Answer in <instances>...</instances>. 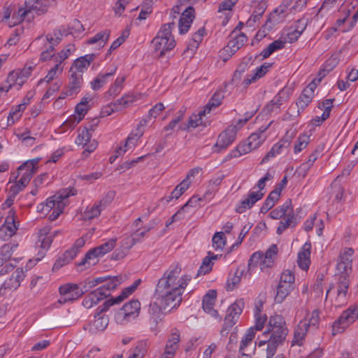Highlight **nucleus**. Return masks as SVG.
Listing matches in <instances>:
<instances>
[{
  "mask_svg": "<svg viewBox=\"0 0 358 358\" xmlns=\"http://www.w3.org/2000/svg\"><path fill=\"white\" fill-rule=\"evenodd\" d=\"M141 309L140 302L137 299H132L125 303L115 314V320L118 322H124L129 320L131 317H135L138 315Z\"/></svg>",
  "mask_w": 358,
  "mask_h": 358,
  "instance_id": "10",
  "label": "nucleus"
},
{
  "mask_svg": "<svg viewBox=\"0 0 358 358\" xmlns=\"http://www.w3.org/2000/svg\"><path fill=\"white\" fill-rule=\"evenodd\" d=\"M266 140V136L261 135L257 133H253L248 138L249 146L255 150L260 146V145Z\"/></svg>",
  "mask_w": 358,
  "mask_h": 358,
  "instance_id": "47",
  "label": "nucleus"
},
{
  "mask_svg": "<svg viewBox=\"0 0 358 358\" xmlns=\"http://www.w3.org/2000/svg\"><path fill=\"white\" fill-rule=\"evenodd\" d=\"M271 65L272 64L269 63H264L260 67L257 68L256 72L253 75H252L250 77L244 79L243 82L244 87H247L252 83H254L257 80L263 77L268 72Z\"/></svg>",
  "mask_w": 358,
  "mask_h": 358,
  "instance_id": "27",
  "label": "nucleus"
},
{
  "mask_svg": "<svg viewBox=\"0 0 358 358\" xmlns=\"http://www.w3.org/2000/svg\"><path fill=\"white\" fill-rule=\"evenodd\" d=\"M41 234L39 236L38 242L41 243V248L45 250H48L52 242V236H46L47 229H44L41 230Z\"/></svg>",
  "mask_w": 358,
  "mask_h": 358,
  "instance_id": "51",
  "label": "nucleus"
},
{
  "mask_svg": "<svg viewBox=\"0 0 358 358\" xmlns=\"http://www.w3.org/2000/svg\"><path fill=\"white\" fill-rule=\"evenodd\" d=\"M35 66L26 64L22 70H16L19 73L20 77V87L26 82L28 77L31 75V72L34 69Z\"/></svg>",
  "mask_w": 358,
  "mask_h": 358,
  "instance_id": "54",
  "label": "nucleus"
},
{
  "mask_svg": "<svg viewBox=\"0 0 358 358\" xmlns=\"http://www.w3.org/2000/svg\"><path fill=\"white\" fill-rule=\"evenodd\" d=\"M255 336V332L254 328L251 327L245 333V335L242 338V341L241 342V345L239 348V352L243 355H246L244 352V349L248 346V345L251 343L252 339Z\"/></svg>",
  "mask_w": 358,
  "mask_h": 358,
  "instance_id": "46",
  "label": "nucleus"
},
{
  "mask_svg": "<svg viewBox=\"0 0 358 358\" xmlns=\"http://www.w3.org/2000/svg\"><path fill=\"white\" fill-rule=\"evenodd\" d=\"M310 248V243H306L303 245L302 250L298 254V264L303 270H307L309 268Z\"/></svg>",
  "mask_w": 358,
  "mask_h": 358,
  "instance_id": "25",
  "label": "nucleus"
},
{
  "mask_svg": "<svg viewBox=\"0 0 358 358\" xmlns=\"http://www.w3.org/2000/svg\"><path fill=\"white\" fill-rule=\"evenodd\" d=\"M213 263L210 261L209 256L206 257L202 262L199 269L198 270L197 275L201 274H206L212 270Z\"/></svg>",
  "mask_w": 358,
  "mask_h": 358,
  "instance_id": "58",
  "label": "nucleus"
},
{
  "mask_svg": "<svg viewBox=\"0 0 358 358\" xmlns=\"http://www.w3.org/2000/svg\"><path fill=\"white\" fill-rule=\"evenodd\" d=\"M69 84L66 88V95L77 94L83 84V75L76 71H71Z\"/></svg>",
  "mask_w": 358,
  "mask_h": 358,
  "instance_id": "22",
  "label": "nucleus"
},
{
  "mask_svg": "<svg viewBox=\"0 0 358 358\" xmlns=\"http://www.w3.org/2000/svg\"><path fill=\"white\" fill-rule=\"evenodd\" d=\"M264 196V193L261 192H252L248 197L243 199L236 206V211L238 213H243L246 209L251 208L254 204L262 199Z\"/></svg>",
  "mask_w": 358,
  "mask_h": 358,
  "instance_id": "17",
  "label": "nucleus"
},
{
  "mask_svg": "<svg viewBox=\"0 0 358 358\" xmlns=\"http://www.w3.org/2000/svg\"><path fill=\"white\" fill-rule=\"evenodd\" d=\"M237 134L236 126H229L218 136L217 142L214 145L215 152H220L226 149L236 139Z\"/></svg>",
  "mask_w": 358,
  "mask_h": 358,
  "instance_id": "12",
  "label": "nucleus"
},
{
  "mask_svg": "<svg viewBox=\"0 0 358 358\" xmlns=\"http://www.w3.org/2000/svg\"><path fill=\"white\" fill-rule=\"evenodd\" d=\"M334 277L336 282L329 285L327 291L326 299L329 294L334 292L335 294V302L337 306H341L347 301L350 285L349 275L336 273Z\"/></svg>",
  "mask_w": 358,
  "mask_h": 358,
  "instance_id": "5",
  "label": "nucleus"
},
{
  "mask_svg": "<svg viewBox=\"0 0 358 358\" xmlns=\"http://www.w3.org/2000/svg\"><path fill=\"white\" fill-rule=\"evenodd\" d=\"M119 303L115 301V298H111L108 300H106L102 305L99 306L96 310V317L103 315L102 313L107 311L108 308L115 304H118Z\"/></svg>",
  "mask_w": 358,
  "mask_h": 358,
  "instance_id": "59",
  "label": "nucleus"
},
{
  "mask_svg": "<svg viewBox=\"0 0 358 358\" xmlns=\"http://www.w3.org/2000/svg\"><path fill=\"white\" fill-rule=\"evenodd\" d=\"M244 306L245 302L243 299H238L228 308L224 320L223 327L221 330L222 334L224 332L228 333L231 328L237 322Z\"/></svg>",
  "mask_w": 358,
  "mask_h": 358,
  "instance_id": "8",
  "label": "nucleus"
},
{
  "mask_svg": "<svg viewBox=\"0 0 358 358\" xmlns=\"http://www.w3.org/2000/svg\"><path fill=\"white\" fill-rule=\"evenodd\" d=\"M282 218L283 220L280 222L276 230V233L279 235L281 234L286 229L289 227H294L299 222L296 215H288Z\"/></svg>",
  "mask_w": 358,
  "mask_h": 358,
  "instance_id": "29",
  "label": "nucleus"
},
{
  "mask_svg": "<svg viewBox=\"0 0 358 358\" xmlns=\"http://www.w3.org/2000/svg\"><path fill=\"white\" fill-rule=\"evenodd\" d=\"M223 98L224 94L222 92H215L209 100L208 103L206 105L204 109L201 110V115L209 113L213 108L219 106L221 104Z\"/></svg>",
  "mask_w": 358,
  "mask_h": 358,
  "instance_id": "32",
  "label": "nucleus"
},
{
  "mask_svg": "<svg viewBox=\"0 0 358 358\" xmlns=\"http://www.w3.org/2000/svg\"><path fill=\"white\" fill-rule=\"evenodd\" d=\"M136 236L132 234L130 236L124 238L121 242V248L128 252L129 250L137 242L136 241Z\"/></svg>",
  "mask_w": 358,
  "mask_h": 358,
  "instance_id": "63",
  "label": "nucleus"
},
{
  "mask_svg": "<svg viewBox=\"0 0 358 358\" xmlns=\"http://www.w3.org/2000/svg\"><path fill=\"white\" fill-rule=\"evenodd\" d=\"M108 278V277H99L96 278L92 280H86L83 284V286L81 288L82 292H83V294L85 292H87L90 291V289L94 287L99 283L104 282Z\"/></svg>",
  "mask_w": 358,
  "mask_h": 358,
  "instance_id": "48",
  "label": "nucleus"
},
{
  "mask_svg": "<svg viewBox=\"0 0 358 358\" xmlns=\"http://www.w3.org/2000/svg\"><path fill=\"white\" fill-rule=\"evenodd\" d=\"M108 278L105 281L106 284L101 286L100 287L104 288L102 292L108 294V296L110 294V291L114 290L120 285L124 280V277L122 275L118 276H107Z\"/></svg>",
  "mask_w": 358,
  "mask_h": 358,
  "instance_id": "30",
  "label": "nucleus"
},
{
  "mask_svg": "<svg viewBox=\"0 0 358 358\" xmlns=\"http://www.w3.org/2000/svg\"><path fill=\"white\" fill-rule=\"evenodd\" d=\"M286 95V92L282 90H280L275 97L266 105L265 109L268 112L271 113L275 109H279L282 105V100Z\"/></svg>",
  "mask_w": 358,
  "mask_h": 358,
  "instance_id": "37",
  "label": "nucleus"
},
{
  "mask_svg": "<svg viewBox=\"0 0 358 358\" xmlns=\"http://www.w3.org/2000/svg\"><path fill=\"white\" fill-rule=\"evenodd\" d=\"M76 194L77 190L73 187L64 188L58 191L54 196L48 198L45 203L46 210H52V213L49 215V220L51 221L56 220L67 206L69 203L68 198Z\"/></svg>",
  "mask_w": 358,
  "mask_h": 358,
  "instance_id": "3",
  "label": "nucleus"
},
{
  "mask_svg": "<svg viewBox=\"0 0 358 358\" xmlns=\"http://www.w3.org/2000/svg\"><path fill=\"white\" fill-rule=\"evenodd\" d=\"M92 137V134L88 131L87 129H83L79 134L76 140V143L78 145H87V143L90 142Z\"/></svg>",
  "mask_w": 358,
  "mask_h": 358,
  "instance_id": "56",
  "label": "nucleus"
},
{
  "mask_svg": "<svg viewBox=\"0 0 358 358\" xmlns=\"http://www.w3.org/2000/svg\"><path fill=\"white\" fill-rule=\"evenodd\" d=\"M286 41L278 39L270 43L266 48L263 50L259 56H262V59L268 58L274 52L284 48Z\"/></svg>",
  "mask_w": 358,
  "mask_h": 358,
  "instance_id": "31",
  "label": "nucleus"
},
{
  "mask_svg": "<svg viewBox=\"0 0 358 358\" xmlns=\"http://www.w3.org/2000/svg\"><path fill=\"white\" fill-rule=\"evenodd\" d=\"M147 341H141L137 343L129 358H143L147 353Z\"/></svg>",
  "mask_w": 358,
  "mask_h": 358,
  "instance_id": "43",
  "label": "nucleus"
},
{
  "mask_svg": "<svg viewBox=\"0 0 358 358\" xmlns=\"http://www.w3.org/2000/svg\"><path fill=\"white\" fill-rule=\"evenodd\" d=\"M110 36V31L104 30L103 31H100L97 33L94 36L91 38L88 43L90 44H94L97 42L103 43L102 46L104 45L105 43L108 40Z\"/></svg>",
  "mask_w": 358,
  "mask_h": 358,
  "instance_id": "50",
  "label": "nucleus"
},
{
  "mask_svg": "<svg viewBox=\"0 0 358 358\" xmlns=\"http://www.w3.org/2000/svg\"><path fill=\"white\" fill-rule=\"evenodd\" d=\"M104 288L99 287L96 289L91 292L87 294L83 301V305L87 308H90L93 306L97 304L100 301L108 297V294L102 292Z\"/></svg>",
  "mask_w": 358,
  "mask_h": 358,
  "instance_id": "19",
  "label": "nucleus"
},
{
  "mask_svg": "<svg viewBox=\"0 0 358 358\" xmlns=\"http://www.w3.org/2000/svg\"><path fill=\"white\" fill-rule=\"evenodd\" d=\"M294 275L290 270H285L281 274L279 282L294 286Z\"/></svg>",
  "mask_w": 358,
  "mask_h": 358,
  "instance_id": "57",
  "label": "nucleus"
},
{
  "mask_svg": "<svg viewBox=\"0 0 358 358\" xmlns=\"http://www.w3.org/2000/svg\"><path fill=\"white\" fill-rule=\"evenodd\" d=\"M134 101V98L130 94H125L122 98L117 99L115 102L111 103L113 110L116 111L121 110L127 108L129 103Z\"/></svg>",
  "mask_w": 358,
  "mask_h": 358,
  "instance_id": "39",
  "label": "nucleus"
},
{
  "mask_svg": "<svg viewBox=\"0 0 358 358\" xmlns=\"http://www.w3.org/2000/svg\"><path fill=\"white\" fill-rule=\"evenodd\" d=\"M115 196V191H109L108 192L105 196L98 202L103 208H105L108 205H109Z\"/></svg>",
  "mask_w": 358,
  "mask_h": 358,
  "instance_id": "64",
  "label": "nucleus"
},
{
  "mask_svg": "<svg viewBox=\"0 0 358 358\" xmlns=\"http://www.w3.org/2000/svg\"><path fill=\"white\" fill-rule=\"evenodd\" d=\"M278 247L276 245H272L263 253L262 264L264 268H271L273 266L274 261L278 254Z\"/></svg>",
  "mask_w": 358,
  "mask_h": 358,
  "instance_id": "26",
  "label": "nucleus"
},
{
  "mask_svg": "<svg viewBox=\"0 0 358 358\" xmlns=\"http://www.w3.org/2000/svg\"><path fill=\"white\" fill-rule=\"evenodd\" d=\"M190 185V182L187 181V178H185L180 184H178L171 193V195L164 198L166 202H170L173 199H178L185 190H187Z\"/></svg>",
  "mask_w": 358,
  "mask_h": 358,
  "instance_id": "33",
  "label": "nucleus"
},
{
  "mask_svg": "<svg viewBox=\"0 0 358 358\" xmlns=\"http://www.w3.org/2000/svg\"><path fill=\"white\" fill-rule=\"evenodd\" d=\"M313 98V96L311 95V94H308L304 91H302L298 101L296 103V105L298 107L297 115H299L301 111H303L310 104Z\"/></svg>",
  "mask_w": 358,
  "mask_h": 358,
  "instance_id": "41",
  "label": "nucleus"
},
{
  "mask_svg": "<svg viewBox=\"0 0 358 358\" xmlns=\"http://www.w3.org/2000/svg\"><path fill=\"white\" fill-rule=\"evenodd\" d=\"M358 317V306H350L343 311L341 316L335 320L332 325V334L335 336L337 334L342 333Z\"/></svg>",
  "mask_w": 358,
  "mask_h": 358,
  "instance_id": "7",
  "label": "nucleus"
},
{
  "mask_svg": "<svg viewBox=\"0 0 358 358\" xmlns=\"http://www.w3.org/2000/svg\"><path fill=\"white\" fill-rule=\"evenodd\" d=\"M253 6L254 10L252 14L247 22V24H248L250 27L253 26V24L255 23L259 19V17L262 16L267 7L263 3H262V5L253 3Z\"/></svg>",
  "mask_w": 358,
  "mask_h": 358,
  "instance_id": "40",
  "label": "nucleus"
},
{
  "mask_svg": "<svg viewBox=\"0 0 358 358\" xmlns=\"http://www.w3.org/2000/svg\"><path fill=\"white\" fill-rule=\"evenodd\" d=\"M310 141V136L306 134L300 135L298 137L297 143L294 145V151L295 153H298L303 150Z\"/></svg>",
  "mask_w": 358,
  "mask_h": 358,
  "instance_id": "53",
  "label": "nucleus"
},
{
  "mask_svg": "<svg viewBox=\"0 0 358 358\" xmlns=\"http://www.w3.org/2000/svg\"><path fill=\"white\" fill-rule=\"evenodd\" d=\"M28 105V102H22V103L16 106L15 110L11 111L8 117V121L12 120V123L14 122L15 117L18 119L21 115H18L20 112L24 110L26 106Z\"/></svg>",
  "mask_w": 358,
  "mask_h": 358,
  "instance_id": "60",
  "label": "nucleus"
},
{
  "mask_svg": "<svg viewBox=\"0 0 358 358\" xmlns=\"http://www.w3.org/2000/svg\"><path fill=\"white\" fill-rule=\"evenodd\" d=\"M194 8L192 6L186 8L182 13L179 22V32L180 34L187 33L191 26V24L194 18Z\"/></svg>",
  "mask_w": 358,
  "mask_h": 358,
  "instance_id": "18",
  "label": "nucleus"
},
{
  "mask_svg": "<svg viewBox=\"0 0 358 358\" xmlns=\"http://www.w3.org/2000/svg\"><path fill=\"white\" fill-rule=\"evenodd\" d=\"M212 241L215 250H222L226 244V238L224 232H216L212 238Z\"/></svg>",
  "mask_w": 358,
  "mask_h": 358,
  "instance_id": "49",
  "label": "nucleus"
},
{
  "mask_svg": "<svg viewBox=\"0 0 358 358\" xmlns=\"http://www.w3.org/2000/svg\"><path fill=\"white\" fill-rule=\"evenodd\" d=\"M39 161L40 158L36 157L24 162L17 169L18 174L17 176H15L13 174V178L17 179L18 175L20 174V172L23 171H24V172H31L32 175H34L38 170L37 164L39 162Z\"/></svg>",
  "mask_w": 358,
  "mask_h": 358,
  "instance_id": "35",
  "label": "nucleus"
},
{
  "mask_svg": "<svg viewBox=\"0 0 358 358\" xmlns=\"http://www.w3.org/2000/svg\"><path fill=\"white\" fill-rule=\"evenodd\" d=\"M35 5L37 6V8H33L32 13H35L37 15H40L48 11V5L47 0L38 1Z\"/></svg>",
  "mask_w": 358,
  "mask_h": 358,
  "instance_id": "62",
  "label": "nucleus"
},
{
  "mask_svg": "<svg viewBox=\"0 0 358 358\" xmlns=\"http://www.w3.org/2000/svg\"><path fill=\"white\" fill-rule=\"evenodd\" d=\"M252 149L249 146L248 143H241L236 148L227 155V158L231 159L233 157H238L242 155L247 154L251 152Z\"/></svg>",
  "mask_w": 358,
  "mask_h": 358,
  "instance_id": "42",
  "label": "nucleus"
},
{
  "mask_svg": "<svg viewBox=\"0 0 358 358\" xmlns=\"http://www.w3.org/2000/svg\"><path fill=\"white\" fill-rule=\"evenodd\" d=\"M262 257L263 252L260 251L254 252L248 261L249 269H250L252 267L257 266V264H259L261 270H263L264 268L262 264Z\"/></svg>",
  "mask_w": 358,
  "mask_h": 358,
  "instance_id": "52",
  "label": "nucleus"
},
{
  "mask_svg": "<svg viewBox=\"0 0 358 358\" xmlns=\"http://www.w3.org/2000/svg\"><path fill=\"white\" fill-rule=\"evenodd\" d=\"M354 254V250L351 248H345L343 252L340 253L338 261L336 265L337 273L341 274H348L352 272V257Z\"/></svg>",
  "mask_w": 358,
  "mask_h": 358,
  "instance_id": "13",
  "label": "nucleus"
},
{
  "mask_svg": "<svg viewBox=\"0 0 358 358\" xmlns=\"http://www.w3.org/2000/svg\"><path fill=\"white\" fill-rule=\"evenodd\" d=\"M175 27L173 22L164 24L157 36L152 39V43L155 50H159V57H162L166 52L172 50L176 45V41L171 34Z\"/></svg>",
  "mask_w": 358,
  "mask_h": 358,
  "instance_id": "4",
  "label": "nucleus"
},
{
  "mask_svg": "<svg viewBox=\"0 0 358 358\" xmlns=\"http://www.w3.org/2000/svg\"><path fill=\"white\" fill-rule=\"evenodd\" d=\"M96 57L94 53L78 57L73 62L69 71H76L83 75Z\"/></svg>",
  "mask_w": 358,
  "mask_h": 358,
  "instance_id": "16",
  "label": "nucleus"
},
{
  "mask_svg": "<svg viewBox=\"0 0 358 358\" xmlns=\"http://www.w3.org/2000/svg\"><path fill=\"white\" fill-rule=\"evenodd\" d=\"M217 292L215 290H209L203 296L202 301L203 310L213 317H217L218 315L217 311L213 308Z\"/></svg>",
  "mask_w": 358,
  "mask_h": 358,
  "instance_id": "21",
  "label": "nucleus"
},
{
  "mask_svg": "<svg viewBox=\"0 0 358 358\" xmlns=\"http://www.w3.org/2000/svg\"><path fill=\"white\" fill-rule=\"evenodd\" d=\"M308 329V324L306 321H301L296 328L294 329V338L292 345H298L301 346L303 343V340L306 336Z\"/></svg>",
  "mask_w": 358,
  "mask_h": 358,
  "instance_id": "24",
  "label": "nucleus"
},
{
  "mask_svg": "<svg viewBox=\"0 0 358 358\" xmlns=\"http://www.w3.org/2000/svg\"><path fill=\"white\" fill-rule=\"evenodd\" d=\"M94 320L88 324V330L91 334H96L98 331H103L108 325L109 319L106 315H99L96 317L94 314Z\"/></svg>",
  "mask_w": 358,
  "mask_h": 358,
  "instance_id": "23",
  "label": "nucleus"
},
{
  "mask_svg": "<svg viewBox=\"0 0 358 358\" xmlns=\"http://www.w3.org/2000/svg\"><path fill=\"white\" fill-rule=\"evenodd\" d=\"M243 274V271L240 270L238 268L234 273L230 272L226 283V289L227 291H232L236 288L241 282Z\"/></svg>",
  "mask_w": 358,
  "mask_h": 358,
  "instance_id": "28",
  "label": "nucleus"
},
{
  "mask_svg": "<svg viewBox=\"0 0 358 358\" xmlns=\"http://www.w3.org/2000/svg\"><path fill=\"white\" fill-rule=\"evenodd\" d=\"M180 340V333L177 329H173L171 333L168 338L166 345L165 346L164 352L166 355L174 356L176 350L178 348V343Z\"/></svg>",
  "mask_w": 358,
  "mask_h": 358,
  "instance_id": "20",
  "label": "nucleus"
},
{
  "mask_svg": "<svg viewBox=\"0 0 358 358\" xmlns=\"http://www.w3.org/2000/svg\"><path fill=\"white\" fill-rule=\"evenodd\" d=\"M25 278V272L22 268H17L12 274L3 282V288L8 290H15L21 284V282Z\"/></svg>",
  "mask_w": 358,
  "mask_h": 358,
  "instance_id": "15",
  "label": "nucleus"
},
{
  "mask_svg": "<svg viewBox=\"0 0 358 358\" xmlns=\"http://www.w3.org/2000/svg\"><path fill=\"white\" fill-rule=\"evenodd\" d=\"M115 67L113 71L106 73H99L91 83L92 88L94 90H99L106 83V78L113 76L116 71Z\"/></svg>",
  "mask_w": 358,
  "mask_h": 358,
  "instance_id": "38",
  "label": "nucleus"
},
{
  "mask_svg": "<svg viewBox=\"0 0 358 358\" xmlns=\"http://www.w3.org/2000/svg\"><path fill=\"white\" fill-rule=\"evenodd\" d=\"M181 270L179 264H173L158 280L155 294L161 305L154 302L150 304L149 308L150 322L155 324V328L162 320V308L166 310L170 308V310L178 306L182 301V294L192 277L189 275L180 277Z\"/></svg>",
  "mask_w": 358,
  "mask_h": 358,
  "instance_id": "1",
  "label": "nucleus"
},
{
  "mask_svg": "<svg viewBox=\"0 0 358 358\" xmlns=\"http://www.w3.org/2000/svg\"><path fill=\"white\" fill-rule=\"evenodd\" d=\"M17 247V245L4 244L0 249V254L4 260L8 261L11 258L13 250Z\"/></svg>",
  "mask_w": 358,
  "mask_h": 358,
  "instance_id": "55",
  "label": "nucleus"
},
{
  "mask_svg": "<svg viewBox=\"0 0 358 358\" xmlns=\"http://www.w3.org/2000/svg\"><path fill=\"white\" fill-rule=\"evenodd\" d=\"M294 286L279 282L277 287L275 301L278 303H281L285 299V298L289 294L291 291L294 289Z\"/></svg>",
  "mask_w": 358,
  "mask_h": 358,
  "instance_id": "34",
  "label": "nucleus"
},
{
  "mask_svg": "<svg viewBox=\"0 0 358 358\" xmlns=\"http://www.w3.org/2000/svg\"><path fill=\"white\" fill-rule=\"evenodd\" d=\"M117 242L116 238H113L106 241V243L100 245L98 247L90 250L85 255L82 261L78 264V266H84L86 264L88 265H94L96 264V259L98 257L103 256L105 254L111 251L115 246Z\"/></svg>",
  "mask_w": 358,
  "mask_h": 358,
  "instance_id": "6",
  "label": "nucleus"
},
{
  "mask_svg": "<svg viewBox=\"0 0 358 358\" xmlns=\"http://www.w3.org/2000/svg\"><path fill=\"white\" fill-rule=\"evenodd\" d=\"M230 40L228 44L222 50V54L227 53V56L223 57V61L226 62L234 55L247 41V36L243 33L238 34L236 30H233L229 35Z\"/></svg>",
  "mask_w": 358,
  "mask_h": 358,
  "instance_id": "9",
  "label": "nucleus"
},
{
  "mask_svg": "<svg viewBox=\"0 0 358 358\" xmlns=\"http://www.w3.org/2000/svg\"><path fill=\"white\" fill-rule=\"evenodd\" d=\"M62 38V34L60 30H54L52 34L46 35L48 43H52L53 45H58Z\"/></svg>",
  "mask_w": 358,
  "mask_h": 358,
  "instance_id": "61",
  "label": "nucleus"
},
{
  "mask_svg": "<svg viewBox=\"0 0 358 358\" xmlns=\"http://www.w3.org/2000/svg\"><path fill=\"white\" fill-rule=\"evenodd\" d=\"M60 298L58 303L63 304L78 299L83 294L81 288L77 284L67 283L59 287Z\"/></svg>",
  "mask_w": 358,
  "mask_h": 358,
  "instance_id": "11",
  "label": "nucleus"
},
{
  "mask_svg": "<svg viewBox=\"0 0 358 358\" xmlns=\"http://www.w3.org/2000/svg\"><path fill=\"white\" fill-rule=\"evenodd\" d=\"M286 11L287 8L285 6H280L276 8L273 12L268 15L267 22L272 23L273 24H278L285 18Z\"/></svg>",
  "mask_w": 358,
  "mask_h": 358,
  "instance_id": "36",
  "label": "nucleus"
},
{
  "mask_svg": "<svg viewBox=\"0 0 358 358\" xmlns=\"http://www.w3.org/2000/svg\"><path fill=\"white\" fill-rule=\"evenodd\" d=\"M17 229L14 220V212L10 210L5 223L0 227V238L3 241L8 240L15 234Z\"/></svg>",
  "mask_w": 358,
  "mask_h": 358,
  "instance_id": "14",
  "label": "nucleus"
},
{
  "mask_svg": "<svg viewBox=\"0 0 358 358\" xmlns=\"http://www.w3.org/2000/svg\"><path fill=\"white\" fill-rule=\"evenodd\" d=\"M268 329L264 334L271 333L266 349V358H272L277 348L285 341L288 329L284 318L280 315H275L269 319Z\"/></svg>",
  "mask_w": 358,
  "mask_h": 358,
  "instance_id": "2",
  "label": "nucleus"
},
{
  "mask_svg": "<svg viewBox=\"0 0 358 358\" xmlns=\"http://www.w3.org/2000/svg\"><path fill=\"white\" fill-rule=\"evenodd\" d=\"M286 146L282 142H278L275 143L271 150L264 157V158L261 161V164H264L267 162L271 158L275 157L277 155H279L282 152V150L284 147Z\"/></svg>",
  "mask_w": 358,
  "mask_h": 358,
  "instance_id": "44",
  "label": "nucleus"
},
{
  "mask_svg": "<svg viewBox=\"0 0 358 358\" xmlns=\"http://www.w3.org/2000/svg\"><path fill=\"white\" fill-rule=\"evenodd\" d=\"M103 208L99 203H95L90 209L85 210L83 214V219L85 220H91L100 215L101 210Z\"/></svg>",
  "mask_w": 358,
  "mask_h": 358,
  "instance_id": "45",
  "label": "nucleus"
}]
</instances>
